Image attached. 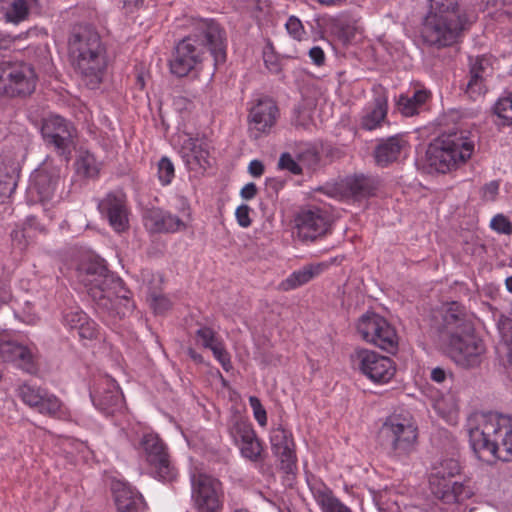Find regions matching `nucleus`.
<instances>
[{"mask_svg": "<svg viewBox=\"0 0 512 512\" xmlns=\"http://www.w3.org/2000/svg\"><path fill=\"white\" fill-rule=\"evenodd\" d=\"M9 298H10V295L8 294V292H6V290L2 286V297H1L2 305L5 304ZM2 312H4V314L6 316L13 315L15 318L19 319L21 322L26 323V324H32L35 321V316L33 314L24 313L23 315H20L10 305H7L4 310L2 309Z\"/></svg>", "mask_w": 512, "mask_h": 512, "instance_id": "obj_54", "label": "nucleus"}, {"mask_svg": "<svg viewBox=\"0 0 512 512\" xmlns=\"http://www.w3.org/2000/svg\"><path fill=\"white\" fill-rule=\"evenodd\" d=\"M61 322L70 331H76L80 340H95L99 334L98 324L80 307L62 311Z\"/></svg>", "mask_w": 512, "mask_h": 512, "instance_id": "obj_23", "label": "nucleus"}, {"mask_svg": "<svg viewBox=\"0 0 512 512\" xmlns=\"http://www.w3.org/2000/svg\"><path fill=\"white\" fill-rule=\"evenodd\" d=\"M195 337L197 342L205 349H210L222 340L213 328L206 325L199 326L195 332Z\"/></svg>", "mask_w": 512, "mask_h": 512, "instance_id": "obj_47", "label": "nucleus"}, {"mask_svg": "<svg viewBox=\"0 0 512 512\" xmlns=\"http://www.w3.org/2000/svg\"><path fill=\"white\" fill-rule=\"evenodd\" d=\"M459 462L453 458L442 460L437 466L434 467V472L431 474L430 480H441L461 478Z\"/></svg>", "mask_w": 512, "mask_h": 512, "instance_id": "obj_40", "label": "nucleus"}, {"mask_svg": "<svg viewBox=\"0 0 512 512\" xmlns=\"http://www.w3.org/2000/svg\"><path fill=\"white\" fill-rule=\"evenodd\" d=\"M278 117L279 109L275 101L268 97L259 98L249 110L250 136L258 139L262 135L269 134Z\"/></svg>", "mask_w": 512, "mask_h": 512, "instance_id": "obj_20", "label": "nucleus"}, {"mask_svg": "<svg viewBox=\"0 0 512 512\" xmlns=\"http://www.w3.org/2000/svg\"><path fill=\"white\" fill-rule=\"evenodd\" d=\"M257 191L258 189L255 183L250 182L243 186L240 191V196L245 200H251L256 196Z\"/></svg>", "mask_w": 512, "mask_h": 512, "instance_id": "obj_64", "label": "nucleus"}, {"mask_svg": "<svg viewBox=\"0 0 512 512\" xmlns=\"http://www.w3.org/2000/svg\"><path fill=\"white\" fill-rule=\"evenodd\" d=\"M492 57L486 54L468 57V72L463 83L464 93L476 101L488 91V81L493 76Z\"/></svg>", "mask_w": 512, "mask_h": 512, "instance_id": "obj_14", "label": "nucleus"}, {"mask_svg": "<svg viewBox=\"0 0 512 512\" xmlns=\"http://www.w3.org/2000/svg\"><path fill=\"white\" fill-rule=\"evenodd\" d=\"M76 172L79 176L93 179L99 175V164L89 151H81L75 161Z\"/></svg>", "mask_w": 512, "mask_h": 512, "instance_id": "obj_37", "label": "nucleus"}, {"mask_svg": "<svg viewBox=\"0 0 512 512\" xmlns=\"http://www.w3.org/2000/svg\"><path fill=\"white\" fill-rule=\"evenodd\" d=\"M265 167L262 161L254 159L249 163L248 172L251 176L258 178L264 174Z\"/></svg>", "mask_w": 512, "mask_h": 512, "instance_id": "obj_63", "label": "nucleus"}, {"mask_svg": "<svg viewBox=\"0 0 512 512\" xmlns=\"http://www.w3.org/2000/svg\"><path fill=\"white\" fill-rule=\"evenodd\" d=\"M205 55L203 47L195 45L185 36L174 47L169 60L170 71L177 77H185L200 69Z\"/></svg>", "mask_w": 512, "mask_h": 512, "instance_id": "obj_16", "label": "nucleus"}, {"mask_svg": "<svg viewBox=\"0 0 512 512\" xmlns=\"http://www.w3.org/2000/svg\"><path fill=\"white\" fill-rule=\"evenodd\" d=\"M388 111V98L385 93L377 95L371 109L367 110L361 118V127L371 131L378 128L385 120Z\"/></svg>", "mask_w": 512, "mask_h": 512, "instance_id": "obj_33", "label": "nucleus"}, {"mask_svg": "<svg viewBox=\"0 0 512 512\" xmlns=\"http://www.w3.org/2000/svg\"><path fill=\"white\" fill-rule=\"evenodd\" d=\"M146 228L153 233H175L186 228L176 215L161 208H151L143 215Z\"/></svg>", "mask_w": 512, "mask_h": 512, "instance_id": "obj_27", "label": "nucleus"}, {"mask_svg": "<svg viewBox=\"0 0 512 512\" xmlns=\"http://www.w3.org/2000/svg\"><path fill=\"white\" fill-rule=\"evenodd\" d=\"M2 95L9 97H26L33 93L36 87L37 75L34 68L27 63L5 66L2 61Z\"/></svg>", "mask_w": 512, "mask_h": 512, "instance_id": "obj_15", "label": "nucleus"}, {"mask_svg": "<svg viewBox=\"0 0 512 512\" xmlns=\"http://www.w3.org/2000/svg\"><path fill=\"white\" fill-rule=\"evenodd\" d=\"M44 389L33 384L24 383L19 386L18 395L26 405L31 407L41 399V393Z\"/></svg>", "mask_w": 512, "mask_h": 512, "instance_id": "obj_48", "label": "nucleus"}, {"mask_svg": "<svg viewBox=\"0 0 512 512\" xmlns=\"http://www.w3.org/2000/svg\"><path fill=\"white\" fill-rule=\"evenodd\" d=\"M263 60L265 67L272 74H279L281 72V65L278 56L272 51H264Z\"/></svg>", "mask_w": 512, "mask_h": 512, "instance_id": "obj_58", "label": "nucleus"}, {"mask_svg": "<svg viewBox=\"0 0 512 512\" xmlns=\"http://www.w3.org/2000/svg\"><path fill=\"white\" fill-rule=\"evenodd\" d=\"M294 448L295 446H286V448L273 452L280 460V469L286 474L294 473L297 467V457Z\"/></svg>", "mask_w": 512, "mask_h": 512, "instance_id": "obj_45", "label": "nucleus"}, {"mask_svg": "<svg viewBox=\"0 0 512 512\" xmlns=\"http://www.w3.org/2000/svg\"><path fill=\"white\" fill-rule=\"evenodd\" d=\"M470 447L479 460L512 461V417L498 412L475 413L468 418Z\"/></svg>", "mask_w": 512, "mask_h": 512, "instance_id": "obj_3", "label": "nucleus"}, {"mask_svg": "<svg viewBox=\"0 0 512 512\" xmlns=\"http://www.w3.org/2000/svg\"><path fill=\"white\" fill-rule=\"evenodd\" d=\"M362 339L389 353L398 350V336L395 328L381 315L367 312L357 324Z\"/></svg>", "mask_w": 512, "mask_h": 512, "instance_id": "obj_13", "label": "nucleus"}, {"mask_svg": "<svg viewBox=\"0 0 512 512\" xmlns=\"http://www.w3.org/2000/svg\"><path fill=\"white\" fill-rule=\"evenodd\" d=\"M151 305L156 313H164L171 307V302L163 295H153Z\"/></svg>", "mask_w": 512, "mask_h": 512, "instance_id": "obj_60", "label": "nucleus"}, {"mask_svg": "<svg viewBox=\"0 0 512 512\" xmlns=\"http://www.w3.org/2000/svg\"><path fill=\"white\" fill-rule=\"evenodd\" d=\"M90 398L97 410L106 416L121 408L123 395L116 381L108 375L100 377L90 390Z\"/></svg>", "mask_w": 512, "mask_h": 512, "instance_id": "obj_19", "label": "nucleus"}, {"mask_svg": "<svg viewBox=\"0 0 512 512\" xmlns=\"http://www.w3.org/2000/svg\"><path fill=\"white\" fill-rule=\"evenodd\" d=\"M68 46L81 82L90 90L98 89L108 66L107 49L99 33L91 26H77L69 37Z\"/></svg>", "mask_w": 512, "mask_h": 512, "instance_id": "obj_4", "label": "nucleus"}, {"mask_svg": "<svg viewBox=\"0 0 512 512\" xmlns=\"http://www.w3.org/2000/svg\"><path fill=\"white\" fill-rule=\"evenodd\" d=\"M288 34L295 40H302L305 34L304 25L296 16H290L285 24Z\"/></svg>", "mask_w": 512, "mask_h": 512, "instance_id": "obj_56", "label": "nucleus"}, {"mask_svg": "<svg viewBox=\"0 0 512 512\" xmlns=\"http://www.w3.org/2000/svg\"><path fill=\"white\" fill-rule=\"evenodd\" d=\"M499 191V183L498 181H490L486 183L483 187V197L486 199L493 200Z\"/></svg>", "mask_w": 512, "mask_h": 512, "instance_id": "obj_62", "label": "nucleus"}, {"mask_svg": "<svg viewBox=\"0 0 512 512\" xmlns=\"http://www.w3.org/2000/svg\"><path fill=\"white\" fill-rule=\"evenodd\" d=\"M270 443L272 452L286 448V446H295L292 433L281 425L271 431Z\"/></svg>", "mask_w": 512, "mask_h": 512, "instance_id": "obj_43", "label": "nucleus"}, {"mask_svg": "<svg viewBox=\"0 0 512 512\" xmlns=\"http://www.w3.org/2000/svg\"><path fill=\"white\" fill-rule=\"evenodd\" d=\"M209 350L212 351L213 356L220 363V365L226 372H229L233 369L231 356L229 352L226 350L223 340H221L216 345L212 346Z\"/></svg>", "mask_w": 512, "mask_h": 512, "instance_id": "obj_52", "label": "nucleus"}, {"mask_svg": "<svg viewBox=\"0 0 512 512\" xmlns=\"http://www.w3.org/2000/svg\"><path fill=\"white\" fill-rule=\"evenodd\" d=\"M311 491L323 511L336 499L332 491L323 483H319L317 486H311Z\"/></svg>", "mask_w": 512, "mask_h": 512, "instance_id": "obj_50", "label": "nucleus"}, {"mask_svg": "<svg viewBox=\"0 0 512 512\" xmlns=\"http://www.w3.org/2000/svg\"><path fill=\"white\" fill-rule=\"evenodd\" d=\"M191 41L204 48L213 58V65L217 69L227 59V34L221 24L213 18H192L191 31L187 35Z\"/></svg>", "mask_w": 512, "mask_h": 512, "instance_id": "obj_8", "label": "nucleus"}, {"mask_svg": "<svg viewBox=\"0 0 512 512\" xmlns=\"http://www.w3.org/2000/svg\"><path fill=\"white\" fill-rule=\"evenodd\" d=\"M243 458L251 462L263 461V443L256 433L237 445Z\"/></svg>", "mask_w": 512, "mask_h": 512, "instance_id": "obj_38", "label": "nucleus"}, {"mask_svg": "<svg viewBox=\"0 0 512 512\" xmlns=\"http://www.w3.org/2000/svg\"><path fill=\"white\" fill-rule=\"evenodd\" d=\"M41 136L45 145L65 162H69L75 148L76 129L73 124L59 115L43 119Z\"/></svg>", "mask_w": 512, "mask_h": 512, "instance_id": "obj_11", "label": "nucleus"}, {"mask_svg": "<svg viewBox=\"0 0 512 512\" xmlns=\"http://www.w3.org/2000/svg\"><path fill=\"white\" fill-rule=\"evenodd\" d=\"M228 431L236 446L256 433L252 423L238 414L233 415L229 420Z\"/></svg>", "mask_w": 512, "mask_h": 512, "instance_id": "obj_35", "label": "nucleus"}, {"mask_svg": "<svg viewBox=\"0 0 512 512\" xmlns=\"http://www.w3.org/2000/svg\"><path fill=\"white\" fill-rule=\"evenodd\" d=\"M408 146L409 143L402 134L379 139L373 150L375 164L382 168L388 167L400 159Z\"/></svg>", "mask_w": 512, "mask_h": 512, "instance_id": "obj_25", "label": "nucleus"}, {"mask_svg": "<svg viewBox=\"0 0 512 512\" xmlns=\"http://www.w3.org/2000/svg\"><path fill=\"white\" fill-rule=\"evenodd\" d=\"M31 408L38 413L56 418L64 419L67 417V409L62 401L54 394L44 389L41 393V399Z\"/></svg>", "mask_w": 512, "mask_h": 512, "instance_id": "obj_34", "label": "nucleus"}, {"mask_svg": "<svg viewBox=\"0 0 512 512\" xmlns=\"http://www.w3.org/2000/svg\"><path fill=\"white\" fill-rule=\"evenodd\" d=\"M73 277L85 287L100 314L122 319L133 312L131 291L107 268L103 259L94 255L82 258L73 270Z\"/></svg>", "mask_w": 512, "mask_h": 512, "instance_id": "obj_1", "label": "nucleus"}, {"mask_svg": "<svg viewBox=\"0 0 512 512\" xmlns=\"http://www.w3.org/2000/svg\"><path fill=\"white\" fill-rule=\"evenodd\" d=\"M111 491L117 512H146L148 509L142 493L127 481L114 480Z\"/></svg>", "mask_w": 512, "mask_h": 512, "instance_id": "obj_22", "label": "nucleus"}, {"mask_svg": "<svg viewBox=\"0 0 512 512\" xmlns=\"http://www.w3.org/2000/svg\"><path fill=\"white\" fill-rule=\"evenodd\" d=\"M350 358L353 367L375 384L388 383L396 373L394 361L373 350L357 348Z\"/></svg>", "mask_w": 512, "mask_h": 512, "instance_id": "obj_12", "label": "nucleus"}, {"mask_svg": "<svg viewBox=\"0 0 512 512\" xmlns=\"http://www.w3.org/2000/svg\"><path fill=\"white\" fill-rule=\"evenodd\" d=\"M97 208L115 232L121 233L129 228V209L126 195L122 191L108 192L99 200Z\"/></svg>", "mask_w": 512, "mask_h": 512, "instance_id": "obj_18", "label": "nucleus"}, {"mask_svg": "<svg viewBox=\"0 0 512 512\" xmlns=\"http://www.w3.org/2000/svg\"><path fill=\"white\" fill-rule=\"evenodd\" d=\"M277 168L279 170H287L293 175H302L303 168L297 159H294L289 152H283L278 160Z\"/></svg>", "mask_w": 512, "mask_h": 512, "instance_id": "obj_51", "label": "nucleus"}, {"mask_svg": "<svg viewBox=\"0 0 512 512\" xmlns=\"http://www.w3.org/2000/svg\"><path fill=\"white\" fill-rule=\"evenodd\" d=\"M59 179V171L56 168L48 169L44 166L34 172L32 176L33 189L41 202H46L53 198Z\"/></svg>", "mask_w": 512, "mask_h": 512, "instance_id": "obj_29", "label": "nucleus"}, {"mask_svg": "<svg viewBox=\"0 0 512 512\" xmlns=\"http://www.w3.org/2000/svg\"><path fill=\"white\" fill-rule=\"evenodd\" d=\"M490 227L500 234L512 233V223L502 214H497L492 218Z\"/></svg>", "mask_w": 512, "mask_h": 512, "instance_id": "obj_57", "label": "nucleus"}, {"mask_svg": "<svg viewBox=\"0 0 512 512\" xmlns=\"http://www.w3.org/2000/svg\"><path fill=\"white\" fill-rule=\"evenodd\" d=\"M32 228L40 231L43 230L41 225L38 223L37 218L33 215H30L26 218L24 225L16 226V228L11 231L10 236L14 248L18 249L20 252L26 248L28 244V238L31 237L28 229Z\"/></svg>", "mask_w": 512, "mask_h": 512, "instance_id": "obj_36", "label": "nucleus"}, {"mask_svg": "<svg viewBox=\"0 0 512 512\" xmlns=\"http://www.w3.org/2000/svg\"><path fill=\"white\" fill-rule=\"evenodd\" d=\"M345 190L355 199H363L373 196L377 190V182L371 176L356 174L346 177Z\"/></svg>", "mask_w": 512, "mask_h": 512, "instance_id": "obj_32", "label": "nucleus"}, {"mask_svg": "<svg viewBox=\"0 0 512 512\" xmlns=\"http://www.w3.org/2000/svg\"><path fill=\"white\" fill-rule=\"evenodd\" d=\"M191 501L196 512H223L224 489L221 481L213 476L191 474Z\"/></svg>", "mask_w": 512, "mask_h": 512, "instance_id": "obj_10", "label": "nucleus"}, {"mask_svg": "<svg viewBox=\"0 0 512 512\" xmlns=\"http://www.w3.org/2000/svg\"><path fill=\"white\" fill-rule=\"evenodd\" d=\"M157 177L162 186H168L175 177V167L171 159L163 156L157 163Z\"/></svg>", "mask_w": 512, "mask_h": 512, "instance_id": "obj_46", "label": "nucleus"}, {"mask_svg": "<svg viewBox=\"0 0 512 512\" xmlns=\"http://www.w3.org/2000/svg\"><path fill=\"white\" fill-rule=\"evenodd\" d=\"M331 32L342 42L351 41L358 30V18L349 12H342L330 21Z\"/></svg>", "mask_w": 512, "mask_h": 512, "instance_id": "obj_31", "label": "nucleus"}, {"mask_svg": "<svg viewBox=\"0 0 512 512\" xmlns=\"http://www.w3.org/2000/svg\"><path fill=\"white\" fill-rule=\"evenodd\" d=\"M474 151L475 139L470 131L444 132L428 145L426 164L431 171L444 174L464 165Z\"/></svg>", "mask_w": 512, "mask_h": 512, "instance_id": "obj_5", "label": "nucleus"}, {"mask_svg": "<svg viewBox=\"0 0 512 512\" xmlns=\"http://www.w3.org/2000/svg\"><path fill=\"white\" fill-rule=\"evenodd\" d=\"M309 57L317 66L323 65L325 62L324 51L319 46H314L309 50Z\"/></svg>", "mask_w": 512, "mask_h": 512, "instance_id": "obj_61", "label": "nucleus"}, {"mask_svg": "<svg viewBox=\"0 0 512 512\" xmlns=\"http://www.w3.org/2000/svg\"><path fill=\"white\" fill-rule=\"evenodd\" d=\"M137 450L155 479L170 483L177 478L178 470L171 461L167 445L158 434L154 432L143 434Z\"/></svg>", "mask_w": 512, "mask_h": 512, "instance_id": "obj_9", "label": "nucleus"}, {"mask_svg": "<svg viewBox=\"0 0 512 512\" xmlns=\"http://www.w3.org/2000/svg\"><path fill=\"white\" fill-rule=\"evenodd\" d=\"M500 330L502 337L508 347L507 363L505 364V368L507 373L512 376V319L506 318L502 322V327Z\"/></svg>", "mask_w": 512, "mask_h": 512, "instance_id": "obj_49", "label": "nucleus"}, {"mask_svg": "<svg viewBox=\"0 0 512 512\" xmlns=\"http://www.w3.org/2000/svg\"><path fill=\"white\" fill-rule=\"evenodd\" d=\"M250 211L251 208L246 204H242L237 207L235 217L239 226L247 228L251 225L252 221L250 219Z\"/></svg>", "mask_w": 512, "mask_h": 512, "instance_id": "obj_59", "label": "nucleus"}, {"mask_svg": "<svg viewBox=\"0 0 512 512\" xmlns=\"http://www.w3.org/2000/svg\"><path fill=\"white\" fill-rule=\"evenodd\" d=\"M180 154L186 167L191 171L206 170L210 167L209 146L204 139L193 137L185 139L181 145Z\"/></svg>", "mask_w": 512, "mask_h": 512, "instance_id": "obj_26", "label": "nucleus"}, {"mask_svg": "<svg viewBox=\"0 0 512 512\" xmlns=\"http://www.w3.org/2000/svg\"><path fill=\"white\" fill-rule=\"evenodd\" d=\"M327 267L328 265L323 262L304 265L302 268L293 271L286 279H284L279 284V288L282 291H290L301 287L323 273Z\"/></svg>", "mask_w": 512, "mask_h": 512, "instance_id": "obj_30", "label": "nucleus"}, {"mask_svg": "<svg viewBox=\"0 0 512 512\" xmlns=\"http://www.w3.org/2000/svg\"><path fill=\"white\" fill-rule=\"evenodd\" d=\"M296 159L301 166L303 165L310 170H315L319 166L321 155L316 147L306 145L299 149Z\"/></svg>", "mask_w": 512, "mask_h": 512, "instance_id": "obj_44", "label": "nucleus"}, {"mask_svg": "<svg viewBox=\"0 0 512 512\" xmlns=\"http://www.w3.org/2000/svg\"><path fill=\"white\" fill-rule=\"evenodd\" d=\"M2 362L12 363L16 368L28 374L38 372V364L32 351L22 344L6 341L2 333Z\"/></svg>", "mask_w": 512, "mask_h": 512, "instance_id": "obj_24", "label": "nucleus"}, {"mask_svg": "<svg viewBox=\"0 0 512 512\" xmlns=\"http://www.w3.org/2000/svg\"><path fill=\"white\" fill-rule=\"evenodd\" d=\"M438 331L446 343L449 357L463 368L481 364L485 353L483 340L476 335L474 325L458 302H451L441 315Z\"/></svg>", "mask_w": 512, "mask_h": 512, "instance_id": "obj_2", "label": "nucleus"}, {"mask_svg": "<svg viewBox=\"0 0 512 512\" xmlns=\"http://www.w3.org/2000/svg\"><path fill=\"white\" fill-rule=\"evenodd\" d=\"M471 21L468 15L450 16L427 13L421 29L423 42L434 48H446L458 44L469 29Z\"/></svg>", "mask_w": 512, "mask_h": 512, "instance_id": "obj_7", "label": "nucleus"}, {"mask_svg": "<svg viewBox=\"0 0 512 512\" xmlns=\"http://www.w3.org/2000/svg\"><path fill=\"white\" fill-rule=\"evenodd\" d=\"M249 404L250 407L253 410V415L257 423L264 427L267 425V412L265 408L263 407L260 399L256 396H250L249 397Z\"/></svg>", "mask_w": 512, "mask_h": 512, "instance_id": "obj_55", "label": "nucleus"}, {"mask_svg": "<svg viewBox=\"0 0 512 512\" xmlns=\"http://www.w3.org/2000/svg\"><path fill=\"white\" fill-rule=\"evenodd\" d=\"M36 0H13L10 8L5 12L6 23L18 24L27 19L30 6Z\"/></svg>", "mask_w": 512, "mask_h": 512, "instance_id": "obj_41", "label": "nucleus"}, {"mask_svg": "<svg viewBox=\"0 0 512 512\" xmlns=\"http://www.w3.org/2000/svg\"><path fill=\"white\" fill-rule=\"evenodd\" d=\"M433 495L444 504L463 503L473 496V490L467 481L461 478L430 480Z\"/></svg>", "mask_w": 512, "mask_h": 512, "instance_id": "obj_21", "label": "nucleus"}, {"mask_svg": "<svg viewBox=\"0 0 512 512\" xmlns=\"http://www.w3.org/2000/svg\"><path fill=\"white\" fill-rule=\"evenodd\" d=\"M494 114L502 125H512V92L500 97L493 106Z\"/></svg>", "mask_w": 512, "mask_h": 512, "instance_id": "obj_42", "label": "nucleus"}, {"mask_svg": "<svg viewBox=\"0 0 512 512\" xmlns=\"http://www.w3.org/2000/svg\"><path fill=\"white\" fill-rule=\"evenodd\" d=\"M432 93L426 88L414 89L412 93H401L395 97V110L404 117H413L426 110Z\"/></svg>", "mask_w": 512, "mask_h": 512, "instance_id": "obj_28", "label": "nucleus"}, {"mask_svg": "<svg viewBox=\"0 0 512 512\" xmlns=\"http://www.w3.org/2000/svg\"><path fill=\"white\" fill-rule=\"evenodd\" d=\"M378 438L390 458L406 462L417 451L418 427L412 418L392 414L380 427Z\"/></svg>", "mask_w": 512, "mask_h": 512, "instance_id": "obj_6", "label": "nucleus"}, {"mask_svg": "<svg viewBox=\"0 0 512 512\" xmlns=\"http://www.w3.org/2000/svg\"><path fill=\"white\" fill-rule=\"evenodd\" d=\"M297 236L303 243H311L324 237L331 227L328 213L312 207L301 210L295 218Z\"/></svg>", "mask_w": 512, "mask_h": 512, "instance_id": "obj_17", "label": "nucleus"}, {"mask_svg": "<svg viewBox=\"0 0 512 512\" xmlns=\"http://www.w3.org/2000/svg\"><path fill=\"white\" fill-rule=\"evenodd\" d=\"M428 13L445 14L450 16L467 15L463 9L462 0H428Z\"/></svg>", "mask_w": 512, "mask_h": 512, "instance_id": "obj_39", "label": "nucleus"}, {"mask_svg": "<svg viewBox=\"0 0 512 512\" xmlns=\"http://www.w3.org/2000/svg\"><path fill=\"white\" fill-rule=\"evenodd\" d=\"M287 180L283 177H268L265 180V191L271 200H277L279 192L285 187Z\"/></svg>", "mask_w": 512, "mask_h": 512, "instance_id": "obj_53", "label": "nucleus"}]
</instances>
